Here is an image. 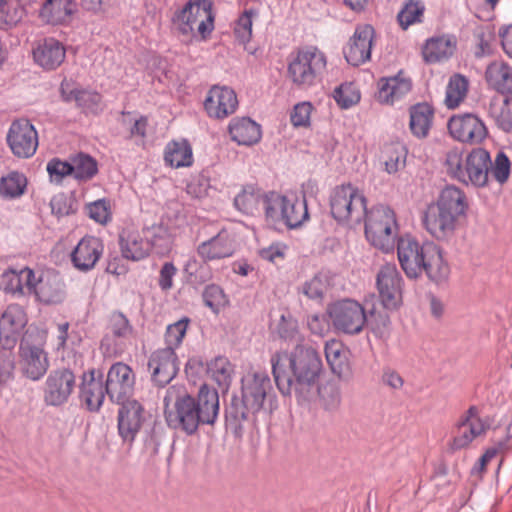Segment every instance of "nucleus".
<instances>
[{"mask_svg": "<svg viewBox=\"0 0 512 512\" xmlns=\"http://www.w3.org/2000/svg\"><path fill=\"white\" fill-rule=\"evenodd\" d=\"M272 374L282 395L310 401L315 397L322 371L319 353L311 346L297 344L290 352H275L270 359Z\"/></svg>", "mask_w": 512, "mask_h": 512, "instance_id": "f257e3e1", "label": "nucleus"}, {"mask_svg": "<svg viewBox=\"0 0 512 512\" xmlns=\"http://www.w3.org/2000/svg\"><path fill=\"white\" fill-rule=\"evenodd\" d=\"M219 394L206 384L200 386L196 397L177 394L173 407L165 412L167 425L187 435H193L200 425H213L219 414Z\"/></svg>", "mask_w": 512, "mask_h": 512, "instance_id": "f03ea898", "label": "nucleus"}, {"mask_svg": "<svg viewBox=\"0 0 512 512\" xmlns=\"http://www.w3.org/2000/svg\"><path fill=\"white\" fill-rule=\"evenodd\" d=\"M397 255L402 270L410 279L426 274L431 281L440 284L450 274L441 248L433 241L420 242L410 235L401 236L397 240Z\"/></svg>", "mask_w": 512, "mask_h": 512, "instance_id": "7ed1b4c3", "label": "nucleus"}, {"mask_svg": "<svg viewBox=\"0 0 512 512\" xmlns=\"http://www.w3.org/2000/svg\"><path fill=\"white\" fill-rule=\"evenodd\" d=\"M468 209L466 195L455 185L446 186L437 201L428 205L422 216L426 231L436 240L449 242L455 236L458 223Z\"/></svg>", "mask_w": 512, "mask_h": 512, "instance_id": "20e7f679", "label": "nucleus"}, {"mask_svg": "<svg viewBox=\"0 0 512 512\" xmlns=\"http://www.w3.org/2000/svg\"><path fill=\"white\" fill-rule=\"evenodd\" d=\"M264 218L269 227L279 230L282 226L297 229L309 220L308 206L305 196L295 193L282 194L267 191L265 196Z\"/></svg>", "mask_w": 512, "mask_h": 512, "instance_id": "39448f33", "label": "nucleus"}, {"mask_svg": "<svg viewBox=\"0 0 512 512\" xmlns=\"http://www.w3.org/2000/svg\"><path fill=\"white\" fill-rule=\"evenodd\" d=\"M171 22L175 31L181 36H200L207 40L214 30L215 13L211 0H188L184 6L177 9Z\"/></svg>", "mask_w": 512, "mask_h": 512, "instance_id": "423d86ee", "label": "nucleus"}, {"mask_svg": "<svg viewBox=\"0 0 512 512\" xmlns=\"http://www.w3.org/2000/svg\"><path fill=\"white\" fill-rule=\"evenodd\" d=\"M326 68L325 54L316 46H308L291 56L287 76L297 89L308 90L322 82Z\"/></svg>", "mask_w": 512, "mask_h": 512, "instance_id": "0eeeda50", "label": "nucleus"}, {"mask_svg": "<svg viewBox=\"0 0 512 512\" xmlns=\"http://www.w3.org/2000/svg\"><path fill=\"white\" fill-rule=\"evenodd\" d=\"M330 212L338 224L360 223L367 212V199L351 183L337 185L329 196Z\"/></svg>", "mask_w": 512, "mask_h": 512, "instance_id": "6e6552de", "label": "nucleus"}, {"mask_svg": "<svg viewBox=\"0 0 512 512\" xmlns=\"http://www.w3.org/2000/svg\"><path fill=\"white\" fill-rule=\"evenodd\" d=\"M328 314L333 327L345 334H358L367 322V313L360 303L344 299L331 304Z\"/></svg>", "mask_w": 512, "mask_h": 512, "instance_id": "1a4fd4ad", "label": "nucleus"}, {"mask_svg": "<svg viewBox=\"0 0 512 512\" xmlns=\"http://www.w3.org/2000/svg\"><path fill=\"white\" fill-rule=\"evenodd\" d=\"M273 392V384L267 371L250 369L242 376L241 398L251 409L252 414L264 408L266 400Z\"/></svg>", "mask_w": 512, "mask_h": 512, "instance_id": "9d476101", "label": "nucleus"}, {"mask_svg": "<svg viewBox=\"0 0 512 512\" xmlns=\"http://www.w3.org/2000/svg\"><path fill=\"white\" fill-rule=\"evenodd\" d=\"M75 387L76 376L71 369H53L43 386V401L47 406L60 407L68 402Z\"/></svg>", "mask_w": 512, "mask_h": 512, "instance_id": "9b49d317", "label": "nucleus"}, {"mask_svg": "<svg viewBox=\"0 0 512 512\" xmlns=\"http://www.w3.org/2000/svg\"><path fill=\"white\" fill-rule=\"evenodd\" d=\"M118 405H120L117 414L118 435L122 445L130 450L145 422V410L142 404L134 399Z\"/></svg>", "mask_w": 512, "mask_h": 512, "instance_id": "f8f14e48", "label": "nucleus"}, {"mask_svg": "<svg viewBox=\"0 0 512 512\" xmlns=\"http://www.w3.org/2000/svg\"><path fill=\"white\" fill-rule=\"evenodd\" d=\"M106 392L111 402L119 404L131 401L135 386V374L132 368L123 362H116L109 368L106 379Z\"/></svg>", "mask_w": 512, "mask_h": 512, "instance_id": "ddd939ff", "label": "nucleus"}, {"mask_svg": "<svg viewBox=\"0 0 512 512\" xmlns=\"http://www.w3.org/2000/svg\"><path fill=\"white\" fill-rule=\"evenodd\" d=\"M6 141L14 156L32 157L38 147V133L27 119L14 120L8 129Z\"/></svg>", "mask_w": 512, "mask_h": 512, "instance_id": "4468645a", "label": "nucleus"}, {"mask_svg": "<svg viewBox=\"0 0 512 512\" xmlns=\"http://www.w3.org/2000/svg\"><path fill=\"white\" fill-rule=\"evenodd\" d=\"M147 367L152 383L157 387H165L179 372L180 361L171 347H164L150 354Z\"/></svg>", "mask_w": 512, "mask_h": 512, "instance_id": "2eb2a0df", "label": "nucleus"}, {"mask_svg": "<svg viewBox=\"0 0 512 512\" xmlns=\"http://www.w3.org/2000/svg\"><path fill=\"white\" fill-rule=\"evenodd\" d=\"M451 136L464 143L479 144L488 136V129L483 120L474 113L452 116L448 121Z\"/></svg>", "mask_w": 512, "mask_h": 512, "instance_id": "dca6fc26", "label": "nucleus"}, {"mask_svg": "<svg viewBox=\"0 0 512 512\" xmlns=\"http://www.w3.org/2000/svg\"><path fill=\"white\" fill-rule=\"evenodd\" d=\"M491 155L481 147L467 152V171L461 172L465 179L464 185L474 189L486 188L490 185Z\"/></svg>", "mask_w": 512, "mask_h": 512, "instance_id": "f3484780", "label": "nucleus"}, {"mask_svg": "<svg viewBox=\"0 0 512 512\" xmlns=\"http://www.w3.org/2000/svg\"><path fill=\"white\" fill-rule=\"evenodd\" d=\"M402 276L395 264L383 265L377 273L376 284L383 307L393 310L401 302Z\"/></svg>", "mask_w": 512, "mask_h": 512, "instance_id": "a211bd4d", "label": "nucleus"}, {"mask_svg": "<svg viewBox=\"0 0 512 512\" xmlns=\"http://www.w3.org/2000/svg\"><path fill=\"white\" fill-rule=\"evenodd\" d=\"M203 105L210 118L223 120L236 112L239 102L232 88L216 84L209 89Z\"/></svg>", "mask_w": 512, "mask_h": 512, "instance_id": "6ab92c4d", "label": "nucleus"}, {"mask_svg": "<svg viewBox=\"0 0 512 512\" xmlns=\"http://www.w3.org/2000/svg\"><path fill=\"white\" fill-rule=\"evenodd\" d=\"M106 333L101 339V349L109 354H117L123 350L127 339L133 333V326L121 311H113L106 327Z\"/></svg>", "mask_w": 512, "mask_h": 512, "instance_id": "aec40b11", "label": "nucleus"}, {"mask_svg": "<svg viewBox=\"0 0 512 512\" xmlns=\"http://www.w3.org/2000/svg\"><path fill=\"white\" fill-rule=\"evenodd\" d=\"M375 30L369 24L356 27L347 47L344 48L346 61L352 66H360L371 58Z\"/></svg>", "mask_w": 512, "mask_h": 512, "instance_id": "412c9836", "label": "nucleus"}, {"mask_svg": "<svg viewBox=\"0 0 512 512\" xmlns=\"http://www.w3.org/2000/svg\"><path fill=\"white\" fill-rule=\"evenodd\" d=\"M27 324L26 313L18 304L6 307L0 317V343L2 348H14Z\"/></svg>", "mask_w": 512, "mask_h": 512, "instance_id": "4be33fe9", "label": "nucleus"}, {"mask_svg": "<svg viewBox=\"0 0 512 512\" xmlns=\"http://www.w3.org/2000/svg\"><path fill=\"white\" fill-rule=\"evenodd\" d=\"M104 375L100 371L89 370L82 375V381L79 385V398L87 409L91 412H97L108 397Z\"/></svg>", "mask_w": 512, "mask_h": 512, "instance_id": "5701e85b", "label": "nucleus"}, {"mask_svg": "<svg viewBox=\"0 0 512 512\" xmlns=\"http://www.w3.org/2000/svg\"><path fill=\"white\" fill-rule=\"evenodd\" d=\"M104 245L101 239L95 236L83 237L71 253L73 266L82 272L92 270L103 254Z\"/></svg>", "mask_w": 512, "mask_h": 512, "instance_id": "b1692460", "label": "nucleus"}, {"mask_svg": "<svg viewBox=\"0 0 512 512\" xmlns=\"http://www.w3.org/2000/svg\"><path fill=\"white\" fill-rule=\"evenodd\" d=\"M21 370L32 381L40 380L49 368L47 353L40 347L20 343Z\"/></svg>", "mask_w": 512, "mask_h": 512, "instance_id": "393cba45", "label": "nucleus"}, {"mask_svg": "<svg viewBox=\"0 0 512 512\" xmlns=\"http://www.w3.org/2000/svg\"><path fill=\"white\" fill-rule=\"evenodd\" d=\"M64 45L53 37L44 38L33 49V59L37 65L46 71L57 69L65 60Z\"/></svg>", "mask_w": 512, "mask_h": 512, "instance_id": "a878e982", "label": "nucleus"}, {"mask_svg": "<svg viewBox=\"0 0 512 512\" xmlns=\"http://www.w3.org/2000/svg\"><path fill=\"white\" fill-rule=\"evenodd\" d=\"M231 140L241 146H252L262 138L261 125L249 117H235L228 125Z\"/></svg>", "mask_w": 512, "mask_h": 512, "instance_id": "bb28decb", "label": "nucleus"}, {"mask_svg": "<svg viewBox=\"0 0 512 512\" xmlns=\"http://www.w3.org/2000/svg\"><path fill=\"white\" fill-rule=\"evenodd\" d=\"M485 81L489 89L512 97V68L502 60H494L485 70Z\"/></svg>", "mask_w": 512, "mask_h": 512, "instance_id": "cd10ccee", "label": "nucleus"}, {"mask_svg": "<svg viewBox=\"0 0 512 512\" xmlns=\"http://www.w3.org/2000/svg\"><path fill=\"white\" fill-rule=\"evenodd\" d=\"M456 49L455 37L449 34L427 39L422 47L423 60L428 64L449 59Z\"/></svg>", "mask_w": 512, "mask_h": 512, "instance_id": "c85d7f7f", "label": "nucleus"}, {"mask_svg": "<svg viewBox=\"0 0 512 512\" xmlns=\"http://www.w3.org/2000/svg\"><path fill=\"white\" fill-rule=\"evenodd\" d=\"M197 253L204 262L231 257L234 246L226 231H220L207 241L200 243Z\"/></svg>", "mask_w": 512, "mask_h": 512, "instance_id": "c756f323", "label": "nucleus"}, {"mask_svg": "<svg viewBox=\"0 0 512 512\" xmlns=\"http://www.w3.org/2000/svg\"><path fill=\"white\" fill-rule=\"evenodd\" d=\"M76 10L75 0H45L39 10V17L47 24L59 25L68 22Z\"/></svg>", "mask_w": 512, "mask_h": 512, "instance_id": "7c9ffc66", "label": "nucleus"}, {"mask_svg": "<svg viewBox=\"0 0 512 512\" xmlns=\"http://www.w3.org/2000/svg\"><path fill=\"white\" fill-rule=\"evenodd\" d=\"M267 192L260 187L248 184L234 198V207L244 215L255 216L262 205L265 210V196Z\"/></svg>", "mask_w": 512, "mask_h": 512, "instance_id": "2f4dec72", "label": "nucleus"}, {"mask_svg": "<svg viewBox=\"0 0 512 512\" xmlns=\"http://www.w3.org/2000/svg\"><path fill=\"white\" fill-rule=\"evenodd\" d=\"M365 222V237L374 238L375 230L385 229V226L390 224V227H397V221L394 211L385 205L379 204L367 209L363 217Z\"/></svg>", "mask_w": 512, "mask_h": 512, "instance_id": "473e14b6", "label": "nucleus"}, {"mask_svg": "<svg viewBox=\"0 0 512 512\" xmlns=\"http://www.w3.org/2000/svg\"><path fill=\"white\" fill-rule=\"evenodd\" d=\"M119 246L123 258L140 261L149 255V243L137 232L123 230L119 234Z\"/></svg>", "mask_w": 512, "mask_h": 512, "instance_id": "72a5a7b5", "label": "nucleus"}, {"mask_svg": "<svg viewBox=\"0 0 512 512\" xmlns=\"http://www.w3.org/2000/svg\"><path fill=\"white\" fill-rule=\"evenodd\" d=\"M251 409L241 397L233 395L225 408V424L235 436H241L243 424L248 420Z\"/></svg>", "mask_w": 512, "mask_h": 512, "instance_id": "f704fd0d", "label": "nucleus"}, {"mask_svg": "<svg viewBox=\"0 0 512 512\" xmlns=\"http://www.w3.org/2000/svg\"><path fill=\"white\" fill-rule=\"evenodd\" d=\"M411 88V81L401 78L399 75L387 79L383 78L379 84L378 97L381 102L394 103L410 92Z\"/></svg>", "mask_w": 512, "mask_h": 512, "instance_id": "c9c22d12", "label": "nucleus"}, {"mask_svg": "<svg viewBox=\"0 0 512 512\" xmlns=\"http://www.w3.org/2000/svg\"><path fill=\"white\" fill-rule=\"evenodd\" d=\"M434 110L428 103H418L410 109V130L418 138L428 135L432 125Z\"/></svg>", "mask_w": 512, "mask_h": 512, "instance_id": "e433bc0d", "label": "nucleus"}, {"mask_svg": "<svg viewBox=\"0 0 512 512\" xmlns=\"http://www.w3.org/2000/svg\"><path fill=\"white\" fill-rule=\"evenodd\" d=\"M164 160L173 168L191 166L193 152L190 143L186 139L169 142L165 148Z\"/></svg>", "mask_w": 512, "mask_h": 512, "instance_id": "4c0bfd02", "label": "nucleus"}, {"mask_svg": "<svg viewBox=\"0 0 512 512\" xmlns=\"http://www.w3.org/2000/svg\"><path fill=\"white\" fill-rule=\"evenodd\" d=\"M37 298L45 304H59L64 300L63 283L58 275L41 277Z\"/></svg>", "mask_w": 512, "mask_h": 512, "instance_id": "58836bf2", "label": "nucleus"}, {"mask_svg": "<svg viewBox=\"0 0 512 512\" xmlns=\"http://www.w3.org/2000/svg\"><path fill=\"white\" fill-rule=\"evenodd\" d=\"M444 167L452 180L464 185L465 179L460 171H467V152L459 147L449 149L445 154Z\"/></svg>", "mask_w": 512, "mask_h": 512, "instance_id": "ea45409f", "label": "nucleus"}, {"mask_svg": "<svg viewBox=\"0 0 512 512\" xmlns=\"http://www.w3.org/2000/svg\"><path fill=\"white\" fill-rule=\"evenodd\" d=\"M469 88V80L466 76L453 74L446 87L445 104L448 108H456L464 100Z\"/></svg>", "mask_w": 512, "mask_h": 512, "instance_id": "a19ab883", "label": "nucleus"}, {"mask_svg": "<svg viewBox=\"0 0 512 512\" xmlns=\"http://www.w3.org/2000/svg\"><path fill=\"white\" fill-rule=\"evenodd\" d=\"M144 240L149 243V251L154 248L157 253H164L171 247V236L167 227L153 224L143 229Z\"/></svg>", "mask_w": 512, "mask_h": 512, "instance_id": "79ce46f5", "label": "nucleus"}, {"mask_svg": "<svg viewBox=\"0 0 512 512\" xmlns=\"http://www.w3.org/2000/svg\"><path fill=\"white\" fill-rule=\"evenodd\" d=\"M206 372L221 389H228L232 380L233 367L226 357L219 356L211 360L207 363Z\"/></svg>", "mask_w": 512, "mask_h": 512, "instance_id": "37998d69", "label": "nucleus"}, {"mask_svg": "<svg viewBox=\"0 0 512 512\" xmlns=\"http://www.w3.org/2000/svg\"><path fill=\"white\" fill-rule=\"evenodd\" d=\"M73 177L78 181L91 180L98 173V163L87 153L80 152L71 158Z\"/></svg>", "mask_w": 512, "mask_h": 512, "instance_id": "c03bdc74", "label": "nucleus"}, {"mask_svg": "<svg viewBox=\"0 0 512 512\" xmlns=\"http://www.w3.org/2000/svg\"><path fill=\"white\" fill-rule=\"evenodd\" d=\"M425 5L420 0H408L404 3L402 9L397 15V20L403 30L411 25L422 23L424 17Z\"/></svg>", "mask_w": 512, "mask_h": 512, "instance_id": "a18cd8bd", "label": "nucleus"}, {"mask_svg": "<svg viewBox=\"0 0 512 512\" xmlns=\"http://www.w3.org/2000/svg\"><path fill=\"white\" fill-rule=\"evenodd\" d=\"M257 14V11L253 8L244 10V12L239 15L234 27V35L237 41L240 44H243L245 46V50L252 55H255L256 49H249L247 44L250 42L252 37V18L257 16Z\"/></svg>", "mask_w": 512, "mask_h": 512, "instance_id": "49530a36", "label": "nucleus"}, {"mask_svg": "<svg viewBox=\"0 0 512 512\" xmlns=\"http://www.w3.org/2000/svg\"><path fill=\"white\" fill-rule=\"evenodd\" d=\"M27 186V178L23 173L12 171L0 181V195L14 199L20 197Z\"/></svg>", "mask_w": 512, "mask_h": 512, "instance_id": "de8ad7c7", "label": "nucleus"}, {"mask_svg": "<svg viewBox=\"0 0 512 512\" xmlns=\"http://www.w3.org/2000/svg\"><path fill=\"white\" fill-rule=\"evenodd\" d=\"M486 427L480 418L477 419L476 423H470L469 427L458 429V433L452 439L450 448L452 450H461L466 448L476 437L483 434Z\"/></svg>", "mask_w": 512, "mask_h": 512, "instance_id": "09e8293b", "label": "nucleus"}, {"mask_svg": "<svg viewBox=\"0 0 512 512\" xmlns=\"http://www.w3.org/2000/svg\"><path fill=\"white\" fill-rule=\"evenodd\" d=\"M399 227L385 226V229L375 230L374 238H366L367 241L375 248L384 253H390L394 250L396 240H398Z\"/></svg>", "mask_w": 512, "mask_h": 512, "instance_id": "8fccbe9b", "label": "nucleus"}, {"mask_svg": "<svg viewBox=\"0 0 512 512\" xmlns=\"http://www.w3.org/2000/svg\"><path fill=\"white\" fill-rule=\"evenodd\" d=\"M317 395L319 396L325 410L335 411L341 404L340 387L334 382H327L322 386L317 382L315 397Z\"/></svg>", "mask_w": 512, "mask_h": 512, "instance_id": "3c124183", "label": "nucleus"}, {"mask_svg": "<svg viewBox=\"0 0 512 512\" xmlns=\"http://www.w3.org/2000/svg\"><path fill=\"white\" fill-rule=\"evenodd\" d=\"M52 214L57 218L72 215L78 210V203L73 194L58 193L50 200Z\"/></svg>", "mask_w": 512, "mask_h": 512, "instance_id": "603ef678", "label": "nucleus"}, {"mask_svg": "<svg viewBox=\"0 0 512 512\" xmlns=\"http://www.w3.org/2000/svg\"><path fill=\"white\" fill-rule=\"evenodd\" d=\"M23 268L19 271L9 270L2 274L0 286L6 292L15 296L28 295L24 284Z\"/></svg>", "mask_w": 512, "mask_h": 512, "instance_id": "864d4df0", "label": "nucleus"}, {"mask_svg": "<svg viewBox=\"0 0 512 512\" xmlns=\"http://www.w3.org/2000/svg\"><path fill=\"white\" fill-rule=\"evenodd\" d=\"M334 100L342 109H349L356 105L361 95L353 83H343L336 87L333 93Z\"/></svg>", "mask_w": 512, "mask_h": 512, "instance_id": "5fc2aeb1", "label": "nucleus"}, {"mask_svg": "<svg viewBox=\"0 0 512 512\" xmlns=\"http://www.w3.org/2000/svg\"><path fill=\"white\" fill-rule=\"evenodd\" d=\"M203 301L214 313H219L229 304V299L224 290L216 284H209L202 293Z\"/></svg>", "mask_w": 512, "mask_h": 512, "instance_id": "6e6d98bb", "label": "nucleus"}, {"mask_svg": "<svg viewBox=\"0 0 512 512\" xmlns=\"http://www.w3.org/2000/svg\"><path fill=\"white\" fill-rule=\"evenodd\" d=\"M325 356L334 374L342 376L346 367V357L342 351V345L337 341L327 342L325 345Z\"/></svg>", "mask_w": 512, "mask_h": 512, "instance_id": "4d7b16f0", "label": "nucleus"}, {"mask_svg": "<svg viewBox=\"0 0 512 512\" xmlns=\"http://www.w3.org/2000/svg\"><path fill=\"white\" fill-rule=\"evenodd\" d=\"M511 173V161L507 154L498 151L495 159H491L490 180L494 179L500 185L505 184Z\"/></svg>", "mask_w": 512, "mask_h": 512, "instance_id": "13d9d810", "label": "nucleus"}, {"mask_svg": "<svg viewBox=\"0 0 512 512\" xmlns=\"http://www.w3.org/2000/svg\"><path fill=\"white\" fill-rule=\"evenodd\" d=\"M101 101L100 93L88 89H80L76 97V105L86 114H99L102 111Z\"/></svg>", "mask_w": 512, "mask_h": 512, "instance_id": "bf43d9fd", "label": "nucleus"}, {"mask_svg": "<svg viewBox=\"0 0 512 512\" xmlns=\"http://www.w3.org/2000/svg\"><path fill=\"white\" fill-rule=\"evenodd\" d=\"M24 17L21 7H11L9 0H0V29L8 30L15 27Z\"/></svg>", "mask_w": 512, "mask_h": 512, "instance_id": "052dcab7", "label": "nucleus"}, {"mask_svg": "<svg viewBox=\"0 0 512 512\" xmlns=\"http://www.w3.org/2000/svg\"><path fill=\"white\" fill-rule=\"evenodd\" d=\"M189 321L190 320L187 317H183L175 323L167 326L165 332L166 347H171L173 351H175V349L181 345L187 332Z\"/></svg>", "mask_w": 512, "mask_h": 512, "instance_id": "680f3d73", "label": "nucleus"}, {"mask_svg": "<svg viewBox=\"0 0 512 512\" xmlns=\"http://www.w3.org/2000/svg\"><path fill=\"white\" fill-rule=\"evenodd\" d=\"M85 212L90 219L99 224H106L111 220L110 202L104 198L88 203Z\"/></svg>", "mask_w": 512, "mask_h": 512, "instance_id": "e2e57ef3", "label": "nucleus"}, {"mask_svg": "<svg viewBox=\"0 0 512 512\" xmlns=\"http://www.w3.org/2000/svg\"><path fill=\"white\" fill-rule=\"evenodd\" d=\"M390 317L387 312L369 311L367 314V326L371 331L380 338L385 337L389 333Z\"/></svg>", "mask_w": 512, "mask_h": 512, "instance_id": "0e129e2a", "label": "nucleus"}, {"mask_svg": "<svg viewBox=\"0 0 512 512\" xmlns=\"http://www.w3.org/2000/svg\"><path fill=\"white\" fill-rule=\"evenodd\" d=\"M476 47L474 56L476 58H483L489 56L493 52L492 43L495 40V35L489 29H479L475 31Z\"/></svg>", "mask_w": 512, "mask_h": 512, "instance_id": "69168bd1", "label": "nucleus"}, {"mask_svg": "<svg viewBox=\"0 0 512 512\" xmlns=\"http://www.w3.org/2000/svg\"><path fill=\"white\" fill-rule=\"evenodd\" d=\"M15 357L13 348H2L0 354V383L8 384L14 379Z\"/></svg>", "mask_w": 512, "mask_h": 512, "instance_id": "338daca9", "label": "nucleus"}, {"mask_svg": "<svg viewBox=\"0 0 512 512\" xmlns=\"http://www.w3.org/2000/svg\"><path fill=\"white\" fill-rule=\"evenodd\" d=\"M211 188L210 178L207 171H202L199 175L193 177L187 184L186 191L194 198H203L207 196Z\"/></svg>", "mask_w": 512, "mask_h": 512, "instance_id": "774afa93", "label": "nucleus"}]
</instances>
